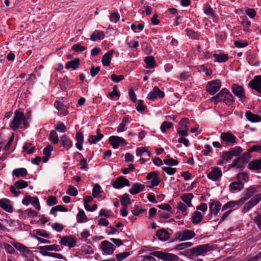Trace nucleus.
Returning a JSON list of instances; mask_svg holds the SVG:
<instances>
[{"label":"nucleus","instance_id":"f257e3e1","mask_svg":"<svg viewBox=\"0 0 261 261\" xmlns=\"http://www.w3.org/2000/svg\"><path fill=\"white\" fill-rule=\"evenodd\" d=\"M211 100H214L215 105L219 102H223L230 106L234 102V98L228 89L223 88L216 95L211 97Z\"/></svg>","mask_w":261,"mask_h":261},{"label":"nucleus","instance_id":"f03ea898","mask_svg":"<svg viewBox=\"0 0 261 261\" xmlns=\"http://www.w3.org/2000/svg\"><path fill=\"white\" fill-rule=\"evenodd\" d=\"M12 245L8 243H4V247L6 251L8 253L13 254L15 252L14 249L16 248L17 250L20 251L23 256H26L27 255L31 253L30 250L28 248L20 243L16 242L15 240H13L10 242Z\"/></svg>","mask_w":261,"mask_h":261},{"label":"nucleus","instance_id":"7ed1b4c3","mask_svg":"<svg viewBox=\"0 0 261 261\" xmlns=\"http://www.w3.org/2000/svg\"><path fill=\"white\" fill-rule=\"evenodd\" d=\"M214 246L209 244L198 245L189 249L187 253L190 256L205 255L207 252L213 250Z\"/></svg>","mask_w":261,"mask_h":261},{"label":"nucleus","instance_id":"20e7f679","mask_svg":"<svg viewBox=\"0 0 261 261\" xmlns=\"http://www.w3.org/2000/svg\"><path fill=\"white\" fill-rule=\"evenodd\" d=\"M221 86L222 83L220 80H214L207 83L206 90L210 94L213 95L219 91Z\"/></svg>","mask_w":261,"mask_h":261},{"label":"nucleus","instance_id":"39448f33","mask_svg":"<svg viewBox=\"0 0 261 261\" xmlns=\"http://www.w3.org/2000/svg\"><path fill=\"white\" fill-rule=\"evenodd\" d=\"M24 119V115L23 113L16 111L14 113V116L10 123V127L14 130L17 129Z\"/></svg>","mask_w":261,"mask_h":261},{"label":"nucleus","instance_id":"423d86ee","mask_svg":"<svg viewBox=\"0 0 261 261\" xmlns=\"http://www.w3.org/2000/svg\"><path fill=\"white\" fill-rule=\"evenodd\" d=\"M259 187V185H254L246 189L243 193V196L240 199V203L243 204L246 201L258 191Z\"/></svg>","mask_w":261,"mask_h":261},{"label":"nucleus","instance_id":"0eeeda50","mask_svg":"<svg viewBox=\"0 0 261 261\" xmlns=\"http://www.w3.org/2000/svg\"><path fill=\"white\" fill-rule=\"evenodd\" d=\"M151 254L164 261H176L179 259L178 256L175 254L160 251L153 252Z\"/></svg>","mask_w":261,"mask_h":261},{"label":"nucleus","instance_id":"6e6552de","mask_svg":"<svg viewBox=\"0 0 261 261\" xmlns=\"http://www.w3.org/2000/svg\"><path fill=\"white\" fill-rule=\"evenodd\" d=\"M220 139L222 143L226 144L228 146H232L237 143L238 139L230 132H223L221 134Z\"/></svg>","mask_w":261,"mask_h":261},{"label":"nucleus","instance_id":"1a4fd4ad","mask_svg":"<svg viewBox=\"0 0 261 261\" xmlns=\"http://www.w3.org/2000/svg\"><path fill=\"white\" fill-rule=\"evenodd\" d=\"M196 234L194 231L189 229H185L182 232H177L175 233V238L180 241L190 240L195 236Z\"/></svg>","mask_w":261,"mask_h":261},{"label":"nucleus","instance_id":"9d476101","mask_svg":"<svg viewBox=\"0 0 261 261\" xmlns=\"http://www.w3.org/2000/svg\"><path fill=\"white\" fill-rule=\"evenodd\" d=\"M222 176V173L221 168L218 167H212L211 172L207 175V178L214 181L220 180Z\"/></svg>","mask_w":261,"mask_h":261},{"label":"nucleus","instance_id":"9b49d317","mask_svg":"<svg viewBox=\"0 0 261 261\" xmlns=\"http://www.w3.org/2000/svg\"><path fill=\"white\" fill-rule=\"evenodd\" d=\"M22 203L27 206L31 203L36 210H39L40 209L39 199L36 196H26L22 199Z\"/></svg>","mask_w":261,"mask_h":261},{"label":"nucleus","instance_id":"f8f14e48","mask_svg":"<svg viewBox=\"0 0 261 261\" xmlns=\"http://www.w3.org/2000/svg\"><path fill=\"white\" fill-rule=\"evenodd\" d=\"M109 143L112 146L114 149L118 148L119 146H125L127 143L122 138L113 136H111L109 139Z\"/></svg>","mask_w":261,"mask_h":261},{"label":"nucleus","instance_id":"ddd939ff","mask_svg":"<svg viewBox=\"0 0 261 261\" xmlns=\"http://www.w3.org/2000/svg\"><path fill=\"white\" fill-rule=\"evenodd\" d=\"M248 86L255 90L261 95V75H256L253 79L249 82Z\"/></svg>","mask_w":261,"mask_h":261},{"label":"nucleus","instance_id":"4468645a","mask_svg":"<svg viewBox=\"0 0 261 261\" xmlns=\"http://www.w3.org/2000/svg\"><path fill=\"white\" fill-rule=\"evenodd\" d=\"M260 201L261 193H258L245 204L244 208L246 211H248L252 207L257 205Z\"/></svg>","mask_w":261,"mask_h":261},{"label":"nucleus","instance_id":"2eb2a0df","mask_svg":"<svg viewBox=\"0 0 261 261\" xmlns=\"http://www.w3.org/2000/svg\"><path fill=\"white\" fill-rule=\"evenodd\" d=\"M164 96V92L161 91L158 87L155 86L153 90L148 94L147 98L150 100H154L158 98H163Z\"/></svg>","mask_w":261,"mask_h":261},{"label":"nucleus","instance_id":"dca6fc26","mask_svg":"<svg viewBox=\"0 0 261 261\" xmlns=\"http://www.w3.org/2000/svg\"><path fill=\"white\" fill-rule=\"evenodd\" d=\"M59 245L57 244L49 245L46 246H40L38 247L40 253L43 256H46V253H50L49 251H58L60 250Z\"/></svg>","mask_w":261,"mask_h":261},{"label":"nucleus","instance_id":"f3484780","mask_svg":"<svg viewBox=\"0 0 261 261\" xmlns=\"http://www.w3.org/2000/svg\"><path fill=\"white\" fill-rule=\"evenodd\" d=\"M221 203L218 200H211L209 203V209L211 214L217 215L221 209Z\"/></svg>","mask_w":261,"mask_h":261},{"label":"nucleus","instance_id":"a211bd4d","mask_svg":"<svg viewBox=\"0 0 261 261\" xmlns=\"http://www.w3.org/2000/svg\"><path fill=\"white\" fill-rule=\"evenodd\" d=\"M231 90L233 93L241 100L245 98V91L243 86L234 84L232 85Z\"/></svg>","mask_w":261,"mask_h":261},{"label":"nucleus","instance_id":"6ab92c4d","mask_svg":"<svg viewBox=\"0 0 261 261\" xmlns=\"http://www.w3.org/2000/svg\"><path fill=\"white\" fill-rule=\"evenodd\" d=\"M101 249L107 254H112L116 249L114 245L108 241H103L101 243Z\"/></svg>","mask_w":261,"mask_h":261},{"label":"nucleus","instance_id":"aec40b11","mask_svg":"<svg viewBox=\"0 0 261 261\" xmlns=\"http://www.w3.org/2000/svg\"><path fill=\"white\" fill-rule=\"evenodd\" d=\"M76 243V239L71 236L63 237L60 241V244L64 246H67L69 248L74 247Z\"/></svg>","mask_w":261,"mask_h":261},{"label":"nucleus","instance_id":"412c9836","mask_svg":"<svg viewBox=\"0 0 261 261\" xmlns=\"http://www.w3.org/2000/svg\"><path fill=\"white\" fill-rule=\"evenodd\" d=\"M129 186L130 182L129 180L123 176L118 177L113 184V186L115 189H120L124 186Z\"/></svg>","mask_w":261,"mask_h":261},{"label":"nucleus","instance_id":"4be33fe9","mask_svg":"<svg viewBox=\"0 0 261 261\" xmlns=\"http://www.w3.org/2000/svg\"><path fill=\"white\" fill-rule=\"evenodd\" d=\"M0 207L8 213H12L13 212V207L11 205V202L8 199L2 198L0 199Z\"/></svg>","mask_w":261,"mask_h":261},{"label":"nucleus","instance_id":"5701e85b","mask_svg":"<svg viewBox=\"0 0 261 261\" xmlns=\"http://www.w3.org/2000/svg\"><path fill=\"white\" fill-rule=\"evenodd\" d=\"M60 143L61 145L66 149H69L73 145L72 141L67 137L66 135L61 137Z\"/></svg>","mask_w":261,"mask_h":261},{"label":"nucleus","instance_id":"b1692460","mask_svg":"<svg viewBox=\"0 0 261 261\" xmlns=\"http://www.w3.org/2000/svg\"><path fill=\"white\" fill-rule=\"evenodd\" d=\"M248 168L252 171L261 170V160H253L248 164Z\"/></svg>","mask_w":261,"mask_h":261},{"label":"nucleus","instance_id":"393cba45","mask_svg":"<svg viewBox=\"0 0 261 261\" xmlns=\"http://www.w3.org/2000/svg\"><path fill=\"white\" fill-rule=\"evenodd\" d=\"M245 116L248 121L252 123L258 122L261 121L260 117L259 115L253 114L249 111L246 112Z\"/></svg>","mask_w":261,"mask_h":261},{"label":"nucleus","instance_id":"a878e982","mask_svg":"<svg viewBox=\"0 0 261 261\" xmlns=\"http://www.w3.org/2000/svg\"><path fill=\"white\" fill-rule=\"evenodd\" d=\"M145 188V186L139 183H135L132 187L129 189V192L132 195H135L142 191Z\"/></svg>","mask_w":261,"mask_h":261},{"label":"nucleus","instance_id":"bb28decb","mask_svg":"<svg viewBox=\"0 0 261 261\" xmlns=\"http://www.w3.org/2000/svg\"><path fill=\"white\" fill-rule=\"evenodd\" d=\"M113 54V51L111 50L102 56L101 62L103 66H109L110 65Z\"/></svg>","mask_w":261,"mask_h":261},{"label":"nucleus","instance_id":"cd10ccee","mask_svg":"<svg viewBox=\"0 0 261 261\" xmlns=\"http://www.w3.org/2000/svg\"><path fill=\"white\" fill-rule=\"evenodd\" d=\"M75 139L77 142L75 144L76 147L80 150L83 149V144L84 141L83 134L81 132H78L75 135Z\"/></svg>","mask_w":261,"mask_h":261},{"label":"nucleus","instance_id":"c85d7f7f","mask_svg":"<svg viewBox=\"0 0 261 261\" xmlns=\"http://www.w3.org/2000/svg\"><path fill=\"white\" fill-rule=\"evenodd\" d=\"M203 11L205 15L211 18L216 17V14L212 7L208 4H204L203 6Z\"/></svg>","mask_w":261,"mask_h":261},{"label":"nucleus","instance_id":"c756f323","mask_svg":"<svg viewBox=\"0 0 261 261\" xmlns=\"http://www.w3.org/2000/svg\"><path fill=\"white\" fill-rule=\"evenodd\" d=\"M156 236L161 241H165L169 238V234L167 231L163 228L157 230Z\"/></svg>","mask_w":261,"mask_h":261},{"label":"nucleus","instance_id":"7c9ffc66","mask_svg":"<svg viewBox=\"0 0 261 261\" xmlns=\"http://www.w3.org/2000/svg\"><path fill=\"white\" fill-rule=\"evenodd\" d=\"M99 132L100 129H98L96 132V135H91L89 136L88 141L90 144L96 143L103 137V135L101 134H100Z\"/></svg>","mask_w":261,"mask_h":261},{"label":"nucleus","instance_id":"2f4dec72","mask_svg":"<svg viewBox=\"0 0 261 261\" xmlns=\"http://www.w3.org/2000/svg\"><path fill=\"white\" fill-rule=\"evenodd\" d=\"M144 61L146 64L145 67L148 69L154 68L155 67V62L153 56H149L145 57Z\"/></svg>","mask_w":261,"mask_h":261},{"label":"nucleus","instance_id":"473e14b6","mask_svg":"<svg viewBox=\"0 0 261 261\" xmlns=\"http://www.w3.org/2000/svg\"><path fill=\"white\" fill-rule=\"evenodd\" d=\"M213 56L215 58L214 62L218 63L226 62L228 60V55L224 53L219 54H214Z\"/></svg>","mask_w":261,"mask_h":261},{"label":"nucleus","instance_id":"72a5a7b5","mask_svg":"<svg viewBox=\"0 0 261 261\" xmlns=\"http://www.w3.org/2000/svg\"><path fill=\"white\" fill-rule=\"evenodd\" d=\"M105 36V34L103 31L99 30H95L90 36V39L95 41L96 40H102Z\"/></svg>","mask_w":261,"mask_h":261},{"label":"nucleus","instance_id":"f704fd0d","mask_svg":"<svg viewBox=\"0 0 261 261\" xmlns=\"http://www.w3.org/2000/svg\"><path fill=\"white\" fill-rule=\"evenodd\" d=\"M80 61V60L79 58H75L73 60L68 62L65 65L66 69L72 68L73 70L77 69L79 67Z\"/></svg>","mask_w":261,"mask_h":261},{"label":"nucleus","instance_id":"c9c22d12","mask_svg":"<svg viewBox=\"0 0 261 261\" xmlns=\"http://www.w3.org/2000/svg\"><path fill=\"white\" fill-rule=\"evenodd\" d=\"M203 216L201 212L199 211H195L192 216V222L194 224L199 223L202 220Z\"/></svg>","mask_w":261,"mask_h":261},{"label":"nucleus","instance_id":"e433bc0d","mask_svg":"<svg viewBox=\"0 0 261 261\" xmlns=\"http://www.w3.org/2000/svg\"><path fill=\"white\" fill-rule=\"evenodd\" d=\"M12 175L17 177H25L28 174L27 170L24 168H20L14 169L12 172Z\"/></svg>","mask_w":261,"mask_h":261},{"label":"nucleus","instance_id":"4c0bfd02","mask_svg":"<svg viewBox=\"0 0 261 261\" xmlns=\"http://www.w3.org/2000/svg\"><path fill=\"white\" fill-rule=\"evenodd\" d=\"M240 199L237 201H230L226 203H225L221 208L222 211H224L227 209L233 208L236 205H239L241 206L243 205V204H240Z\"/></svg>","mask_w":261,"mask_h":261},{"label":"nucleus","instance_id":"58836bf2","mask_svg":"<svg viewBox=\"0 0 261 261\" xmlns=\"http://www.w3.org/2000/svg\"><path fill=\"white\" fill-rule=\"evenodd\" d=\"M193 198V195L192 193L184 194L181 196V200L186 203L188 206L191 207L192 206L191 200Z\"/></svg>","mask_w":261,"mask_h":261},{"label":"nucleus","instance_id":"ea45409f","mask_svg":"<svg viewBox=\"0 0 261 261\" xmlns=\"http://www.w3.org/2000/svg\"><path fill=\"white\" fill-rule=\"evenodd\" d=\"M121 204L122 207H127L131 203V200L129 197V195L125 193L120 197Z\"/></svg>","mask_w":261,"mask_h":261},{"label":"nucleus","instance_id":"a19ab883","mask_svg":"<svg viewBox=\"0 0 261 261\" xmlns=\"http://www.w3.org/2000/svg\"><path fill=\"white\" fill-rule=\"evenodd\" d=\"M244 187V184L241 182V181H234L231 182L229 185V188L231 190H237L241 191Z\"/></svg>","mask_w":261,"mask_h":261},{"label":"nucleus","instance_id":"79ce46f5","mask_svg":"<svg viewBox=\"0 0 261 261\" xmlns=\"http://www.w3.org/2000/svg\"><path fill=\"white\" fill-rule=\"evenodd\" d=\"M144 153H145V156L148 157L150 156V152L146 147H138L136 149V155L138 156L143 155Z\"/></svg>","mask_w":261,"mask_h":261},{"label":"nucleus","instance_id":"37998d69","mask_svg":"<svg viewBox=\"0 0 261 261\" xmlns=\"http://www.w3.org/2000/svg\"><path fill=\"white\" fill-rule=\"evenodd\" d=\"M48 139L52 141L53 143L54 144L58 143L59 139L58 138V135L55 130H53L50 131Z\"/></svg>","mask_w":261,"mask_h":261},{"label":"nucleus","instance_id":"c03bdc74","mask_svg":"<svg viewBox=\"0 0 261 261\" xmlns=\"http://www.w3.org/2000/svg\"><path fill=\"white\" fill-rule=\"evenodd\" d=\"M76 220L78 223H82L87 221V217L83 210L79 212L76 216Z\"/></svg>","mask_w":261,"mask_h":261},{"label":"nucleus","instance_id":"a18cd8bd","mask_svg":"<svg viewBox=\"0 0 261 261\" xmlns=\"http://www.w3.org/2000/svg\"><path fill=\"white\" fill-rule=\"evenodd\" d=\"M251 158L250 152L249 150L247 152L244 153L241 156L239 157L240 163L242 164H246L248 162Z\"/></svg>","mask_w":261,"mask_h":261},{"label":"nucleus","instance_id":"49530a36","mask_svg":"<svg viewBox=\"0 0 261 261\" xmlns=\"http://www.w3.org/2000/svg\"><path fill=\"white\" fill-rule=\"evenodd\" d=\"M237 178L239 181H241L242 183H243V182H247L249 180V176L246 172L238 173L237 175Z\"/></svg>","mask_w":261,"mask_h":261},{"label":"nucleus","instance_id":"de8ad7c7","mask_svg":"<svg viewBox=\"0 0 261 261\" xmlns=\"http://www.w3.org/2000/svg\"><path fill=\"white\" fill-rule=\"evenodd\" d=\"M163 162L169 166H175L178 164V162L177 160L170 158L169 155L167 156L166 159L164 160Z\"/></svg>","mask_w":261,"mask_h":261},{"label":"nucleus","instance_id":"09e8293b","mask_svg":"<svg viewBox=\"0 0 261 261\" xmlns=\"http://www.w3.org/2000/svg\"><path fill=\"white\" fill-rule=\"evenodd\" d=\"M55 128L56 130L60 133H65L67 130L65 125L61 122H58L55 126Z\"/></svg>","mask_w":261,"mask_h":261},{"label":"nucleus","instance_id":"8fccbe9b","mask_svg":"<svg viewBox=\"0 0 261 261\" xmlns=\"http://www.w3.org/2000/svg\"><path fill=\"white\" fill-rule=\"evenodd\" d=\"M71 80L67 76H64L61 81L60 86L63 90L66 89V86L70 84Z\"/></svg>","mask_w":261,"mask_h":261},{"label":"nucleus","instance_id":"3c124183","mask_svg":"<svg viewBox=\"0 0 261 261\" xmlns=\"http://www.w3.org/2000/svg\"><path fill=\"white\" fill-rule=\"evenodd\" d=\"M229 151L231 153L233 156H238L240 154L242 151V148L240 146L231 148Z\"/></svg>","mask_w":261,"mask_h":261},{"label":"nucleus","instance_id":"603ef678","mask_svg":"<svg viewBox=\"0 0 261 261\" xmlns=\"http://www.w3.org/2000/svg\"><path fill=\"white\" fill-rule=\"evenodd\" d=\"M14 186L17 189H22L27 188L28 186V184L26 181L19 180L15 182Z\"/></svg>","mask_w":261,"mask_h":261},{"label":"nucleus","instance_id":"864d4df0","mask_svg":"<svg viewBox=\"0 0 261 261\" xmlns=\"http://www.w3.org/2000/svg\"><path fill=\"white\" fill-rule=\"evenodd\" d=\"M189 119L187 118H182L179 123V129H188Z\"/></svg>","mask_w":261,"mask_h":261},{"label":"nucleus","instance_id":"5fc2aeb1","mask_svg":"<svg viewBox=\"0 0 261 261\" xmlns=\"http://www.w3.org/2000/svg\"><path fill=\"white\" fill-rule=\"evenodd\" d=\"M233 157V156L229 151L223 152L221 156V158L222 159L223 161H225V162H228Z\"/></svg>","mask_w":261,"mask_h":261},{"label":"nucleus","instance_id":"6e6d98bb","mask_svg":"<svg viewBox=\"0 0 261 261\" xmlns=\"http://www.w3.org/2000/svg\"><path fill=\"white\" fill-rule=\"evenodd\" d=\"M234 45L238 48H243L247 46L248 43L246 40H236L234 41Z\"/></svg>","mask_w":261,"mask_h":261},{"label":"nucleus","instance_id":"4d7b16f0","mask_svg":"<svg viewBox=\"0 0 261 261\" xmlns=\"http://www.w3.org/2000/svg\"><path fill=\"white\" fill-rule=\"evenodd\" d=\"M162 170L165 171L168 175H174L176 172V169L170 167H163Z\"/></svg>","mask_w":261,"mask_h":261},{"label":"nucleus","instance_id":"13d9d810","mask_svg":"<svg viewBox=\"0 0 261 261\" xmlns=\"http://www.w3.org/2000/svg\"><path fill=\"white\" fill-rule=\"evenodd\" d=\"M101 192L100 186L98 184L95 185L92 190V195L93 197L94 198H97Z\"/></svg>","mask_w":261,"mask_h":261},{"label":"nucleus","instance_id":"bf43d9fd","mask_svg":"<svg viewBox=\"0 0 261 261\" xmlns=\"http://www.w3.org/2000/svg\"><path fill=\"white\" fill-rule=\"evenodd\" d=\"M66 193L72 196H75L77 195L78 191L73 186L70 185L68 186Z\"/></svg>","mask_w":261,"mask_h":261},{"label":"nucleus","instance_id":"052dcab7","mask_svg":"<svg viewBox=\"0 0 261 261\" xmlns=\"http://www.w3.org/2000/svg\"><path fill=\"white\" fill-rule=\"evenodd\" d=\"M130 255L129 252H124L116 255V258L118 261H122Z\"/></svg>","mask_w":261,"mask_h":261},{"label":"nucleus","instance_id":"680f3d73","mask_svg":"<svg viewBox=\"0 0 261 261\" xmlns=\"http://www.w3.org/2000/svg\"><path fill=\"white\" fill-rule=\"evenodd\" d=\"M124 76L123 75H117L115 74H113L111 76V79L114 83H117L123 80Z\"/></svg>","mask_w":261,"mask_h":261},{"label":"nucleus","instance_id":"e2e57ef3","mask_svg":"<svg viewBox=\"0 0 261 261\" xmlns=\"http://www.w3.org/2000/svg\"><path fill=\"white\" fill-rule=\"evenodd\" d=\"M172 126V123L165 121L162 124L161 126V129L162 132L165 133L167 129L171 128Z\"/></svg>","mask_w":261,"mask_h":261},{"label":"nucleus","instance_id":"0e129e2a","mask_svg":"<svg viewBox=\"0 0 261 261\" xmlns=\"http://www.w3.org/2000/svg\"><path fill=\"white\" fill-rule=\"evenodd\" d=\"M158 207L162 210H166L168 212H169L170 213H172V207L168 203H164V204H159L158 205Z\"/></svg>","mask_w":261,"mask_h":261},{"label":"nucleus","instance_id":"69168bd1","mask_svg":"<svg viewBox=\"0 0 261 261\" xmlns=\"http://www.w3.org/2000/svg\"><path fill=\"white\" fill-rule=\"evenodd\" d=\"M57 203L58 200L56 197L53 196H49L47 200V204L48 206H52L53 205L56 204Z\"/></svg>","mask_w":261,"mask_h":261},{"label":"nucleus","instance_id":"338daca9","mask_svg":"<svg viewBox=\"0 0 261 261\" xmlns=\"http://www.w3.org/2000/svg\"><path fill=\"white\" fill-rule=\"evenodd\" d=\"M54 148L53 146L51 145H48L47 146H46L43 150V153L44 155L46 156H50L51 155V152L53 150Z\"/></svg>","mask_w":261,"mask_h":261},{"label":"nucleus","instance_id":"774afa93","mask_svg":"<svg viewBox=\"0 0 261 261\" xmlns=\"http://www.w3.org/2000/svg\"><path fill=\"white\" fill-rule=\"evenodd\" d=\"M72 50L76 52H82L84 51L86 48L82 46L80 44H76L72 46Z\"/></svg>","mask_w":261,"mask_h":261}]
</instances>
